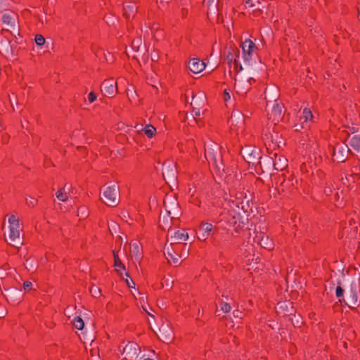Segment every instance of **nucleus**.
I'll return each instance as SVG.
<instances>
[{
  "instance_id": "1",
  "label": "nucleus",
  "mask_w": 360,
  "mask_h": 360,
  "mask_svg": "<svg viewBox=\"0 0 360 360\" xmlns=\"http://www.w3.org/2000/svg\"><path fill=\"white\" fill-rule=\"evenodd\" d=\"M8 223L10 229L8 243L13 247L18 248L23 243L22 237L21 236L22 226L20 224L19 219L13 214L10 216Z\"/></svg>"
},
{
  "instance_id": "2",
  "label": "nucleus",
  "mask_w": 360,
  "mask_h": 360,
  "mask_svg": "<svg viewBox=\"0 0 360 360\" xmlns=\"http://www.w3.org/2000/svg\"><path fill=\"white\" fill-rule=\"evenodd\" d=\"M102 198L103 202L110 207H115L120 202V188L117 184L104 186Z\"/></svg>"
},
{
  "instance_id": "3",
  "label": "nucleus",
  "mask_w": 360,
  "mask_h": 360,
  "mask_svg": "<svg viewBox=\"0 0 360 360\" xmlns=\"http://www.w3.org/2000/svg\"><path fill=\"white\" fill-rule=\"evenodd\" d=\"M4 27L0 31H6L10 35L19 32L18 15L13 11H6L1 15Z\"/></svg>"
},
{
  "instance_id": "4",
  "label": "nucleus",
  "mask_w": 360,
  "mask_h": 360,
  "mask_svg": "<svg viewBox=\"0 0 360 360\" xmlns=\"http://www.w3.org/2000/svg\"><path fill=\"white\" fill-rule=\"evenodd\" d=\"M182 248H186V244L173 243L172 242L168 244L167 242L166 243L164 247V255L169 263L179 264V257Z\"/></svg>"
},
{
  "instance_id": "5",
  "label": "nucleus",
  "mask_w": 360,
  "mask_h": 360,
  "mask_svg": "<svg viewBox=\"0 0 360 360\" xmlns=\"http://www.w3.org/2000/svg\"><path fill=\"white\" fill-rule=\"evenodd\" d=\"M344 304L351 309H355L360 304V285L352 282L346 292Z\"/></svg>"
},
{
  "instance_id": "6",
  "label": "nucleus",
  "mask_w": 360,
  "mask_h": 360,
  "mask_svg": "<svg viewBox=\"0 0 360 360\" xmlns=\"http://www.w3.org/2000/svg\"><path fill=\"white\" fill-rule=\"evenodd\" d=\"M205 157L209 164H212L219 172L220 170L224 171V168L222 162L221 155L217 146H215V149L210 148H205Z\"/></svg>"
},
{
  "instance_id": "7",
  "label": "nucleus",
  "mask_w": 360,
  "mask_h": 360,
  "mask_svg": "<svg viewBox=\"0 0 360 360\" xmlns=\"http://www.w3.org/2000/svg\"><path fill=\"white\" fill-rule=\"evenodd\" d=\"M10 36L6 31H0V53L5 57H11L14 54Z\"/></svg>"
},
{
  "instance_id": "8",
  "label": "nucleus",
  "mask_w": 360,
  "mask_h": 360,
  "mask_svg": "<svg viewBox=\"0 0 360 360\" xmlns=\"http://www.w3.org/2000/svg\"><path fill=\"white\" fill-rule=\"evenodd\" d=\"M244 60L250 63L252 60L254 53L257 49L255 44L250 39H245L240 46Z\"/></svg>"
},
{
  "instance_id": "9",
  "label": "nucleus",
  "mask_w": 360,
  "mask_h": 360,
  "mask_svg": "<svg viewBox=\"0 0 360 360\" xmlns=\"http://www.w3.org/2000/svg\"><path fill=\"white\" fill-rule=\"evenodd\" d=\"M173 230L169 229L167 233V243L169 241L173 243H182L188 238V234L187 231L184 229H178L177 231L172 233Z\"/></svg>"
},
{
  "instance_id": "10",
  "label": "nucleus",
  "mask_w": 360,
  "mask_h": 360,
  "mask_svg": "<svg viewBox=\"0 0 360 360\" xmlns=\"http://www.w3.org/2000/svg\"><path fill=\"white\" fill-rule=\"evenodd\" d=\"M349 151V149L347 145H344L342 143L336 144L333 150V161H337L338 162H345L347 158Z\"/></svg>"
},
{
  "instance_id": "11",
  "label": "nucleus",
  "mask_w": 360,
  "mask_h": 360,
  "mask_svg": "<svg viewBox=\"0 0 360 360\" xmlns=\"http://www.w3.org/2000/svg\"><path fill=\"white\" fill-rule=\"evenodd\" d=\"M255 243L259 245L262 248L271 250L274 249V243L269 236L262 231H255V236L253 238Z\"/></svg>"
},
{
  "instance_id": "12",
  "label": "nucleus",
  "mask_w": 360,
  "mask_h": 360,
  "mask_svg": "<svg viewBox=\"0 0 360 360\" xmlns=\"http://www.w3.org/2000/svg\"><path fill=\"white\" fill-rule=\"evenodd\" d=\"M283 105L281 103L275 101V103H273L271 110L268 112L267 117L269 120L271 121V123L274 125H276L277 122L283 118V112H282Z\"/></svg>"
},
{
  "instance_id": "13",
  "label": "nucleus",
  "mask_w": 360,
  "mask_h": 360,
  "mask_svg": "<svg viewBox=\"0 0 360 360\" xmlns=\"http://www.w3.org/2000/svg\"><path fill=\"white\" fill-rule=\"evenodd\" d=\"M141 353L139 346L135 342H129L123 349L122 354L126 360L136 359Z\"/></svg>"
},
{
  "instance_id": "14",
  "label": "nucleus",
  "mask_w": 360,
  "mask_h": 360,
  "mask_svg": "<svg viewBox=\"0 0 360 360\" xmlns=\"http://www.w3.org/2000/svg\"><path fill=\"white\" fill-rule=\"evenodd\" d=\"M101 89L105 96L112 97L117 92V83L112 79L104 80L101 84Z\"/></svg>"
},
{
  "instance_id": "15",
  "label": "nucleus",
  "mask_w": 360,
  "mask_h": 360,
  "mask_svg": "<svg viewBox=\"0 0 360 360\" xmlns=\"http://www.w3.org/2000/svg\"><path fill=\"white\" fill-rule=\"evenodd\" d=\"M297 179L294 177H291L288 179H284L280 184L278 190L279 192L281 191L282 193H290L297 188Z\"/></svg>"
},
{
  "instance_id": "16",
  "label": "nucleus",
  "mask_w": 360,
  "mask_h": 360,
  "mask_svg": "<svg viewBox=\"0 0 360 360\" xmlns=\"http://www.w3.org/2000/svg\"><path fill=\"white\" fill-rule=\"evenodd\" d=\"M244 117L243 115L238 110L233 111L229 120V122L231 126L236 124V130L239 129H243L244 125Z\"/></svg>"
},
{
  "instance_id": "17",
  "label": "nucleus",
  "mask_w": 360,
  "mask_h": 360,
  "mask_svg": "<svg viewBox=\"0 0 360 360\" xmlns=\"http://www.w3.org/2000/svg\"><path fill=\"white\" fill-rule=\"evenodd\" d=\"M137 13V6L133 2H127L123 5V15L127 19L133 18Z\"/></svg>"
},
{
  "instance_id": "18",
  "label": "nucleus",
  "mask_w": 360,
  "mask_h": 360,
  "mask_svg": "<svg viewBox=\"0 0 360 360\" xmlns=\"http://www.w3.org/2000/svg\"><path fill=\"white\" fill-rule=\"evenodd\" d=\"M188 66L192 72L198 74L205 69V64L198 58H193L188 62Z\"/></svg>"
},
{
  "instance_id": "19",
  "label": "nucleus",
  "mask_w": 360,
  "mask_h": 360,
  "mask_svg": "<svg viewBox=\"0 0 360 360\" xmlns=\"http://www.w3.org/2000/svg\"><path fill=\"white\" fill-rule=\"evenodd\" d=\"M243 158L246 160V161L249 163L252 162L254 164L253 161L257 159L255 155V153L258 155V153L256 150H252L251 152L250 151V148H243L242 151Z\"/></svg>"
},
{
  "instance_id": "20",
  "label": "nucleus",
  "mask_w": 360,
  "mask_h": 360,
  "mask_svg": "<svg viewBox=\"0 0 360 360\" xmlns=\"http://www.w3.org/2000/svg\"><path fill=\"white\" fill-rule=\"evenodd\" d=\"M349 145L355 150L360 151V134H354L348 139Z\"/></svg>"
},
{
  "instance_id": "21",
  "label": "nucleus",
  "mask_w": 360,
  "mask_h": 360,
  "mask_svg": "<svg viewBox=\"0 0 360 360\" xmlns=\"http://www.w3.org/2000/svg\"><path fill=\"white\" fill-rule=\"evenodd\" d=\"M199 231L205 232L210 236H213L214 233L215 229H214V227L211 223L202 222L200 226Z\"/></svg>"
},
{
  "instance_id": "22",
  "label": "nucleus",
  "mask_w": 360,
  "mask_h": 360,
  "mask_svg": "<svg viewBox=\"0 0 360 360\" xmlns=\"http://www.w3.org/2000/svg\"><path fill=\"white\" fill-rule=\"evenodd\" d=\"M262 134V137L265 141H267L269 143L271 142L273 143L277 142V140L278 138V134L277 133L272 134V133L268 131V130L264 129Z\"/></svg>"
},
{
  "instance_id": "23",
  "label": "nucleus",
  "mask_w": 360,
  "mask_h": 360,
  "mask_svg": "<svg viewBox=\"0 0 360 360\" xmlns=\"http://www.w3.org/2000/svg\"><path fill=\"white\" fill-rule=\"evenodd\" d=\"M132 257L136 261H139L142 257L141 248L139 247V243L135 242L132 244V250H131Z\"/></svg>"
},
{
  "instance_id": "24",
  "label": "nucleus",
  "mask_w": 360,
  "mask_h": 360,
  "mask_svg": "<svg viewBox=\"0 0 360 360\" xmlns=\"http://www.w3.org/2000/svg\"><path fill=\"white\" fill-rule=\"evenodd\" d=\"M338 286L335 289V296L338 299V301L341 304H344L345 296V290L340 285V282L338 283Z\"/></svg>"
},
{
  "instance_id": "25",
  "label": "nucleus",
  "mask_w": 360,
  "mask_h": 360,
  "mask_svg": "<svg viewBox=\"0 0 360 360\" xmlns=\"http://www.w3.org/2000/svg\"><path fill=\"white\" fill-rule=\"evenodd\" d=\"M313 118V115L311 111L308 108H304L302 111V114L300 116V120L304 122H307L308 121H311Z\"/></svg>"
},
{
  "instance_id": "26",
  "label": "nucleus",
  "mask_w": 360,
  "mask_h": 360,
  "mask_svg": "<svg viewBox=\"0 0 360 360\" xmlns=\"http://www.w3.org/2000/svg\"><path fill=\"white\" fill-rule=\"evenodd\" d=\"M286 159L279 157L276 158L274 162V167L276 170H283L286 167Z\"/></svg>"
},
{
  "instance_id": "27",
  "label": "nucleus",
  "mask_w": 360,
  "mask_h": 360,
  "mask_svg": "<svg viewBox=\"0 0 360 360\" xmlns=\"http://www.w3.org/2000/svg\"><path fill=\"white\" fill-rule=\"evenodd\" d=\"M200 100H202V103L204 104L205 103V98L203 96H193L192 101L191 103V106L193 108V105L196 107H201L200 104L199 103Z\"/></svg>"
},
{
  "instance_id": "28",
  "label": "nucleus",
  "mask_w": 360,
  "mask_h": 360,
  "mask_svg": "<svg viewBox=\"0 0 360 360\" xmlns=\"http://www.w3.org/2000/svg\"><path fill=\"white\" fill-rule=\"evenodd\" d=\"M143 131L148 138H152L156 132V129L153 126L148 124L143 128Z\"/></svg>"
},
{
  "instance_id": "29",
  "label": "nucleus",
  "mask_w": 360,
  "mask_h": 360,
  "mask_svg": "<svg viewBox=\"0 0 360 360\" xmlns=\"http://www.w3.org/2000/svg\"><path fill=\"white\" fill-rule=\"evenodd\" d=\"M72 323L74 327L77 330H82L84 327V322L80 316H75Z\"/></svg>"
},
{
  "instance_id": "30",
  "label": "nucleus",
  "mask_w": 360,
  "mask_h": 360,
  "mask_svg": "<svg viewBox=\"0 0 360 360\" xmlns=\"http://www.w3.org/2000/svg\"><path fill=\"white\" fill-rule=\"evenodd\" d=\"M142 44V39L140 37H135L132 39L131 46L135 51H138Z\"/></svg>"
},
{
  "instance_id": "31",
  "label": "nucleus",
  "mask_w": 360,
  "mask_h": 360,
  "mask_svg": "<svg viewBox=\"0 0 360 360\" xmlns=\"http://www.w3.org/2000/svg\"><path fill=\"white\" fill-rule=\"evenodd\" d=\"M112 253H113V257H114V266L124 270L125 266L121 262V260L117 255V252H116L115 250H113Z\"/></svg>"
},
{
  "instance_id": "32",
  "label": "nucleus",
  "mask_w": 360,
  "mask_h": 360,
  "mask_svg": "<svg viewBox=\"0 0 360 360\" xmlns=\"http://www.w3.org/2000/svg\"><path fill=\"white\" fill-rule=\"evenodd\" d=\"M56 198L62 202H65L68 200V196L67 193L65 191V188L57 191Z\"/></svg>"
},
{
  "instance_id": "33",
  "label": "nucleus",
  "mask_w": 360,
  "mask_h": 360,
  "mask_svg": "<svg viewBox=\"0 0 360 360\" xmlns=\"http://www.w3.org/2000/svg\"><path fill=\"white\" fill-rule=\"evenodd\" d=\"M7 294H4V296L6 299V300L8 302H12L13 304H15L16 300L13 299L12 293L16 292L17 294L20 295V292H18L16 290H6Z\"/></svg>"
},
{
  "instance_id": "34",
  "label": "nucleus",
  "mask_w": 360,
  "mask_h": 360,
  "mask_svg": "<svg viewBox=\"0 0 360 360\" xmlns=\"http://www.w3.org/2000/svg\"><path fill=\"white\" fill-rule=\"evenodd\" d=\"M256 2L257 6L254 7H248L249 8H252V14L255 16H259L262 14V8H261V2L259 0H255Z\"/></svg>"
},
{
  "instance_id": "35",
  "label": "nucleus",
  "mask_w": 360,
  "mask_h": 360,
  "mask_svg": "<svg viewBox=\"0 0 360 360\" xmlns=\"http://www.w3.org/2000/svg\"><path fill=\"white\" fill-rule=\"evenodd\" d=\"M25 201H26L27 205L30 207H35L38 203L37 199L34 197H31V196L27 197L25 198Z\"/></svg>"
},
{
  "instance_id": "36",
  "label": "nucleus",
  "mask_w": 360,
  "mask_h": 360,
  "mask_svg": "<svg viewBox=\"0 0 360 360\" xmlns=\"http://www.w3.org/2000/svg\"><path fill=\"white\" fill-rule=\"evenodd\" d=\"M89 290L92 296L94 297H97L101 295V290L96 286L93 285L91 287Z\"/></svg>"
},
{
  "instance_id": "37",
  "label": "nucleus",
  "mask_w": 360,
  "mask_h": 360,
  "mask_svg": "<svg viewBox=\"0 0 360 360\" xmlns=\"http://www.w3.org/2000/svg\"><path fill=\"white\" fill-rule=\"evenodd\" d=\"M34 41L38 46H42L45 43V39L41 34H36Z\"/></svg>"
},
{
  "instance_id": "38",
  "label": "nucleus",
  "mask_w": 360,
  "mask_h": 360,
  "mask_svg": "<svg viewBox=\"0 0 360 360\" xmlns=\"http://www.w3.org/2000/svg\"><path fill=\"white\" fill-rule=\"evenodd\" d=\"M220 307L221 310H222L225 313L229 312L231 309L230 304L226 302H221L220 304Z\"/></svg>"
},
{
  "instance_id": "39",
  "label": "nucleus",
  "mask_w": 360,
  "mask_h": 360,
  "mask_svg": "<svg viewBox=\"0 0 360 360\" xmlns=\"http://www.w3.org/2000/svg\"><path fill=\"white\" fill-rule=\"evenodd\" d=\"M200 109H201V107H196L195 105H193V112L194 113V121L195 122H197L196 121V117H199L200 115Z\"/></svg>"
},
{
  "instance_id": "40",
  "label": "nucleus",
  "mask_w": 360,
  "mask_h": 360,
  "mask_svg": "<svg viewBox=\"0 0 360 360\" xmlns=\"http://www.w3.org/2000/svg\"><path fill=\"white\" fill-rule=\"evenodd\" d=\"M25 268L28 271H34L37 267L32 264V263L30 261V259H27L26 263H25Z\"/></svg>"
},
{
  "instance_id": "41",
  "label": "nucleus",
  "mask_w": 360,
  "mask_h": 360,
  "mask_svg": "<svg viewBox=\"0 0 360 360\" xmlns=\"http://www.w3.org/2000/svg\"><path fill=\"white\" fill-rule=\"evenodd\" d=\"M243 1L245 4V6L246 8L257 6V4H256V2L255 1V0H243Z\"/></svg>"
},
{
  "instance_id": "42",
  "label": "nucleus",
  "mask_w": 360,
  "mask_h": 360,
  "mask_svg": "<svg viewBox=\"0 0 360 360\" xmlns=\"http://www.w3.org/2000/svg\"><path fill=\"white\" fill-rule=\"evenodd\" d=\"M188 255V248L186 246V248H182V251H181V255L179 257V259L181 258L186 259Z\"/></svg>"
},
{
  "instance_id": "43",
  "label": "nucleus",
  "mask_w": 360,
  "mask_h": 360,
  "mask_svg": "<svg viewBox=\"0 0 360 360\" xmlns=\"http://www.w3.org/2000/svg\"><path fill=\"white\" fill-rule=\"evenodd\" d=\"M96 98L97 96L96 94L93 91L90 92L88 95V100L91 103L94 102L96 100Z\"/></svg>"
},
{
  "instance_id": "44",
  "label": "nucleus",
  "mask_w": 360,
  "mask_h": 360,
  "mask_svg": "<svg viewBox=\"0 0 360 360\" xmlns=\"http://www.w3.org/2000/svg\"><path fill=\"white\" fill-rule=\"evenodd\" d=\"M32 288V283L30 281H25L23 283V288L25 291H30Z\"/></svg>"
},
{
  "instance_id": "45",
  "label": "nucleus",
  "mask_w": 360,
  "mask_h": 360,
  "mask_svg": "<svg viewBox=\"0 0 360 360\" xmlns=\"http://www.w3.org/2000/svg\"><path fill=\"white\" fill-rule=\"evenodd\" d=\"M172 0H157V4L160 8L164 7L168 4Z\"/></svg>"
},
{
  "instance_id": "46",
  "label": "nucleus",
  "mask_w": 360,
  "mask_h": 360,
  "mask_svg": "<svg viewBox=\"0 0 360 360\" xmlns=\"http://www.w3.org/2000/svg\"><path fill=\"white\" fill-rule=\"evenodd\" d=\"M203 4L205 6H207L208 8H210V7L211 6H214V7L216 6V4L214 3V0H204L203 1Z\"/></svg>"
},
{
  "instance_id": "47",
  "label": "nucleus",
  "mask_w": 360,
  "mask_h": 360,
  "mask_svg": "<svg viewBox=\"0 0 360 360\" xmlns=\"http://www.w3.org/2000/svg\"><path fill=\"white\" fill-rule=\"evenodd\" d=\"M209 236L210 235H208L207 233H206L205 232H199L198 239L200 240L205 241L207 239V238L209 237Z\"/></svg>"
},
{
  "instance_id": "48",
  "label": "nucleus",
  "mask_w": 360,
  "mask_h": 360,
  "mask_svg": "<svg viewBox=\"0 0 360 360\" xmlns=\"http://www.w3.org/2000/svg\"><path fill=\"white\" fill-rule=\"evenodd\" d=\"M333 193V187L330 186H327L325 187L324 188V193L327 195V196H329L332 194Z\"/></svg>"
},
{
  "instance_id": "49",
  "label": "nucleus",
  "mask_w": 360,
  "mask_h": 360,
  "mask_svg": "<svg viewBox=\"0 0 360 360\" xmlns=\"http://www.w3.org/2000/svg\"><path fill=\"white\" fill-rule=\"evenodd\" d=\"M223 98L225 102H227L228 101H229L231 99V95L226 89H225L224 91Z\"/></svg>"
},
{
  "instance_id": "50",
  "label": "nucleus",
  "mask_w": 360,
  "mask_h": 360,
  "mask_svg": "<svg viewBox=\"0 0 360 360\" xmlns=\"http://www.w3.org/2000/svg\"><path fill=\"white\" fill-rule=\"evenodd\" d=\"M126 282L129 288H132L135 285L134 282L132 280H131V281H129L127 279Z\"/></svg>"
},
{
  "instance_id": "51",
  "label": "nucleus",
  "mask_w": 360,
  "mask_h": 360,
  "mask_svg": "<svg viewBox=\"0 0 360 360\" xmlns=\"http://www.w3.org/2000/svg\"><path fill=\"white\" fill-rule=\"evenodd\" d=\"M187 13H188V11H187V10L186 8H183L181 10V13H182V16L183 17L186 16Z\"/></svg>"
},
{
  "instance_id": "52",
  "label": "nucleus",
  "mask_w": 360,
  "mask_h": 360,
  "mask_svg": "<svg viewBox=\"0 0 360 360\" xmlns=\"http://www.w3.org/2000/svg\"><path fill=\"white\" fill-rule=\"evenodd\" d=\"M240 314H241V312L239 311L238 310H236L233 311V314L236 317H239Z\"/></svg>"
},
{
  "instance_id": "53",
  "label": "nucleus",
  "mask_w": 360,
  "mask_h": 360,
  "mask_svg": "<svg viewBox=\"0 0 360 360\" xmlns=\"http://www.w3.org/2000/svg\"><path fill=\"white\" fill-rule=\"evenodd\" d=\"M339 198H340V195H339L338 192H337L335 195V201H338Z\"/></svg>"
},
{
  "instance_id": "54",
  "label": "nucleus",
  "mask_w": 360,
  "mask_h": 360,
  "mask_svg": "<svg viewBox=\"0 0 360 360\" xmlns=\"http://www.w3.org/2000/svg\"><path fill=\"white\" fill-rule=\"evenodd\" d=\"M255 82V79L254 78H252V77H251V78H250V79H248V82L250 83V85H251V84H252V82Z\"/></svg>"
},
{
  "instance_id": "55",
  "label": "nucleus",
  "mask_w": 360,
  "mask_h": 360,
  "mask_svg": "<svg viewBox=\"0 0 360 360\" xmlns=\"http://www.w3.org/2000/svg\"><path fill=\"white\" fill-rule=\"evenodd\" d=\"M227 58L228 60H230L231 61L233 59V56L231 53H229V56H227Z\"/></svg>"
},
{
  "instance_id": "56",
  "label": "nucleus",
  "mask_w": 360,
  "mask_h": 360,
  "mask_svg": "<svg viewBox=\"0 0 360 360\" xmlns=\"http://www.w3.org/2000/svg\"><path fill=\"white\" fill-rule=\"evenodd\" d=\"M2 267L4 268V270H6V269H8L9 268L8 264H5Z\"/></svg>"
},
{
  "instance_id": "57",
  "label": "nucleus",
  "mask_w": 360,
  "mask_h": 360,
  "mask_svg": "<svg viewBox=\"0 0 360 360\" xmlns=\"http://www.w3.org/2000/svg\"><path fill=\"white\" fill-rule=\"evenodd\" d=\"M238 70H237V72H240V71H241V70H242V69H243V68H242L241 65H240L239 66H238Z\"/></svg>"
},
{
  "instance_id": "58",
  "label": "nucleus",
  "mask_w": 360,
  "mask_h": 360,
  "mask_svg": "<svg viewBox=\"0 0 360 360\" xmlns=\"http://www.w3.org/2000/svg\"><path fill=\"white\" fill-rule=\"evenodd\" d=\"M238 70H237V72H240V71H241V70H242V69H243V68H242L241 65H240L239 66H238Z\"/></svg>"
},
{
  "instance_id": "59",
  "label": "nucleus",
  "mask_w": 360,
  "mask_h": 360,
  "mask_svg": "<svg viewBox=\"0 0 360 360\" xmlns=\"http://www.w3.org/2000/svg\"><path fill=\"white\" fill-rule=\"evenodd\" d=\"M234 64H235L236 68L237 69L238 68V65H237V61H236V59H234Z\"/></svg>"
},
{
  "instance_id": "60",
  "label": "nucleus",
  "mask_w": 360,
  "mask_h": 360,
  "mask_svg": "<svg viewBox=\"0 0 360 360\" xmlns=\"http://www.w3.org/2000/svg\"><path fill=\"white\" fill-rule=\"evenodd\" d=\"M125 275H126V276H127V277H129V273H128V272H126V273H125Z\"/></svg>"
},
{
  "instance_id": "61",
  "label": "nucleus",
  "mask_w": 360,
  "mask_h": 360,
  "mask_svg": "<svg viewBox=\"0 0 360 360\" xmlns=\"http://www.w3.org/2000/svg\"><path fill=\"white\" fill-rule=\"evenodd\" d=\"M358 16H359V20H360V8L359 9V15H358Z\"/></svg>"
},
{
  "instance_id": "62",
  "label": "nucleus",
  "mask_w": 360,
  "mask_h": 360,
  "mask_svg": "<svg viewBox=\"0 0 360 360\" xmlns=\"http://www.w3.org/2000/svg\"><path fill=\"white\" fill-rule=\"evenodd\" d=\"M144 360H153V359H150V358H147V359H145Z\"/></svg>"
},
{
  "instance_id": "63",
  "label": "nucleus",
  "mask_w": 360,
  "mask_h": 360,
  "mask_svg": "<svg viewBox=\"0 0 360 360\" xmlns=\"http://www.w3.org/2000/svg\"><path fill=\"white\" fill-rule=\"evenodd\" d=\"M4 317V314H0V318Z\"/></svg>"
}]
</instances>
